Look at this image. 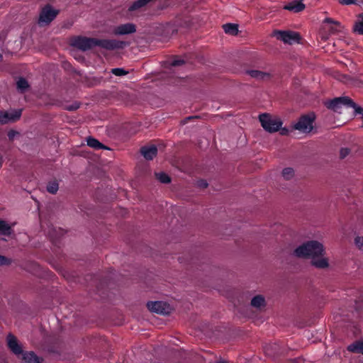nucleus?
<instances>
[{"label":"nucleus","instance_id":"1","mask_svg":"<svg viewBox=\"0 0 363 363\" xmlns=\"http://www.w3.org/2000/svg\"><path fill=\"white\" fill-rule=\"evenodd\" d=\"M324 249L321 243L316 240H311L303 243L296 247L293 255L298 258L311 257V264L318 269H325L328 267L326 258L320 257L323 255Z\"/></svg>","mask_w":363,"mask_h":363},{"label":"nucleus","instance_id":"2","mask_svg":"<svg viewBox=\"0 0 363 363\" xmlns=\"http://www.w3.org/2000/svg\"><path fill=\"white\" fill-rule=\"evenodd\" d=\"M72 45L82 51H86L95 46H99L108 50L121 49L125 46V43L114 39H96L84 36H77L73 38Z\"/></svg>","mask_w":363,"mask_h":363},{"label":"nucleus","instance_id":"3","mask_svg":"<svg viewBox=\"0 0 363 363\" xmlns=\"http://www.w3.org/2000/svg\"><path fill=\"white\" fill-rule=\"evenodd\" d=\"M7 345L11 351L18 358H21L23 363L43 362V359L37 356L34 352L23 351L16 337L11 333L7 336Z\"/></svg>","mask_w":363,"mask_h":363},{"label":"nucleus","instance_id":"4","mask_svg":"<svg viewBox=\"0 0 363 363\" xmlns=\"http://www.w3.org/2000/svg\"><path fill=\"white\" fill-rule=\"evenodd\" d=\"M259 119L262 128L269 133L278 131L283 123L279 118L267 113L260 114Z\"/></svg>","mask_w":363,"mask_h":363},{"label":"nucleus","instance_id":"5","mask_svg":"<svg viewBox=\"0 0 363 363\" xmlns=\"http://www.w3.org/2000/svg\"><path fill=\"white\" fill-rule=\"evenodd\" d=\"M325 106L328 108L335 112H340V109L342 106L352 108L354 111V113H356L357 108L359 106L348 96L334 98L333 99L326 102Z\"/></svg>","mask_w":363,"mask_h":363},{"label":"nucleus","instance_id":"6","mask_svg":"<svg viewBox=\"0 0 363 363\" xmlns=\"http://www.w3.org/2000/svg\"><path fill=\"white\" fill-rule=\"evenodd\" d=\"M274 35L278 40L283 41L286 44L293 45L299 43L301 35L298 33L291 30H276Z\"/></svg>","mask_w":363,"mask_h":363},{"label":"nucleus","instance_id":"7","mask_svg":"<svg viewBox=\"0 0 363 363\" xmlns=\"http://www.w3.org/2000/svg\"><path fill=\"white\" fill-rule=\"evenodd\" d=\"M315 118V115L313 113L301 116L298 122L294 125V129L304 133L311 132L313 129Z\"/></svg>","mask_w":363,"mask_h":363},{"label":"nucleus","instance_id":"8","mask_svg":"<svg viewBox=\"0 0 363 363\" xmlns=\"http://www.w3.org/2000/svg\"><path fill=\"white\" fill-rule=\"evenodd\" d=\"M58 10L53 9L49 4L45 6L39 16L38 23L40 26L50 24L57 16Z\"/></svg>","mask_w":363,"mask_h":363},{"label":"nucleus","instance_id":"9","mask_svg":"<svg viewBox=\"0 0 363 363\" xmlns=\"http://www.w3.org/2000/svg\"><path fill=\"white\" fill-rule=\"evenodd\" d=\"M149 311L158 314H168L170 312L169 305L163 301H149L147 303Z\"/></svg>","mask_w":363,"mask_h":363},{"label":"nucleus","instance_id":"10","mask_svg":"<svg viewBox=\"0 0 363 363\" xmlns=\"http://www.w3.org/2000/svg\"><path fill=\"white\" fill-rule=\"evenodd\" d=\"M21 109H16L12 110L10 112L5 111L0 113V123L6 124L9 122H15L21 118Z\"/></svg>","mask_w":363,"mask_h":363},{"label":"nucleus","instance_id":"11","mask_svg":"<svg viewBox=\"0 0 363 363\" xmlns=\"http://www.w3.org/2000/svg\"><path fill=\"white\" fill-rule=\"evenodd\" d=\"M136 31V26L132 23H127L116 26L113 29L116 35H123L134 33Z\"/></svg>","mask_w":363,"mask_h":363},{"label":"nucleus","instance_id":"12","mask_svg":"<svg viewBox=\"0 0 363 363\" xmlns=\"http://www.w3.org/2000/svg\"><path fill=\"white\" fill-rule=\"evenodd\" d=\"M140 153L147 160H152L157 154L155 145L143 146L140 148Z\"/></svg>","mask_w":363,"mask_h":363},{"label":"nucleus","instance_id":"13","mask_svg":"<svg viewBox=\"0 0 363 363\" xmlns=\"http://www.w3.org/2000/svg\"><path fill=\"white\" fill-rule=\"evenodd\" d=\"M305 7V4L301 1H293L286 4L284 9L294 13H298L302 11Z\"/></svg>","mask_w":363,"mask_h":363},{"label":"nucleus","instance_id":"14","mask_svg":"<svg viewBox=\"0 0 363 363\" xmlns=\"http://www.w3.org/2000/svg\"><path fill=\"white\" fill-rule=\"evenodd\" d=\"M352 31L354 33L363 35V12L357 15V20L353 25Z\"/></svg>","mask_w":363,"mask_h":363},{"label":"nucleus","instance_id":"15","mask_svg":"<svg viewBox=\"0 0 363 363\" xmlns=\"http://www.w3.org/2000/svg\"><path fill=\"white\" fill-rule=\"evenodd\" d=\"M247 73L252 78L261 80H267L270 78V74L267 72H264L259 70H247Z\"/></svg>","mask_w":363,"mask_h":363},{"label":"nucleus","instance_id":"16","mask_svg":"<svg viewBox=\"0 0 363 363\" xmlns=\"http://www.w3.org/2000/svg\"><path fill=\"white\" fill-rule=\"evenodd\" d=\"M86 143L88 146L94 150L108 149L107 147L93 137H88L86 138Z\"/></svg>","mask_w":363,"mask_h":363},{"label":"nucleus","instance_id":"17","mask_svg":"<svg viewBox=\"0 0 363 363\" xmlns=\"http://www.w3.org/2000/svg\"><path fill=\"white\" fill-rule=\"evenodd\" d=\"M16 87L19 92L25 93L29 89L30 85L24 77H19L16 82Z\"/></svg>","mask_w":363,"mask_h":363},{"label":"nucleus","instance_id":"18","mask_svg":"<svg viewBox=\"0 0 363 363\" xmlns=\"http://www.w3.org/2000/svg\"><path fill=\"white\" fill-rule=\"evenodd\" d=\"M348 351L363 354V340L355 342L347 347Z\"/></svg>","mask_w":363,"mask_h":363},{"label":"nucleus","instance_id":"19","mask_svg":"<svg viewBox=\"0 0 363 363\" xmlns=\"http://www.w3.org/2000/svg\"><path fill=\"white\" fill-rule=\"evenodd\" d=\"M223 30L225 33L236 35L238 33V26L233 23H226L223 26Z\"/></svg>","mask_w":363,"mask_h":363},{"label":"nucleus","instance_id":"20","mask_svg":"<svg viewBox=\"0 0 363 363\" xmlns=\"http://www.w3.org/2000/svg\"><path fill=\"white\" fill-rule=\"evenodd\" d=\"M265 300L261 295L255 296L251 301V305L255 308H259L264 305Z\"/></svg>","mask_w":363,"mask_h":363},{"label":"nucleus","instance_id":"21","mask_svg":"<svg viewBox=\"0 0 363 363\" xmlns=\"http://www.w3.org/2000/svg\"><path fill=\"white\" fill-rule=\"evenodd\" d=\"M11 233V229L9 224L6 221L0 220V234L3 235H9Z\"/></svg>","mask_w":363,"mask_h":363},{"label":"nucleus","instance_id":"22","mask_svg":"<svg viewBox=\"0 0 363 363\" xmlns=\"http://www.w3.org/2000/svg\"><path fill=\"white\" fill-rule=\"evenodd\" d=\"M156 177L162 184H169L171 182L169 176L164 172L156 173Z\"/></svg>","mask_w":363,"mask_h":363},{"label":"nucleus","instance_id":"23","mask_svg":"<svg viewBox=\"0 0 363 363\" xmlns=\"http://www.w3.org/2000/svg\"><path fill=\"white\" fill-rule=\"evenodd\" d=\"M58 189L59 184L56 181L50 182L47 185V191L52 194H56Z\"/></svg>","mask_w":363,"mask_h":363},{"label":"nucleus","instance_id":"24","mask_svg":"<svg viewBox=\"0 0 363 363\" xmlns=\"http://www.w3.org/2000/svg\"><path fill=\"white\" fill-rule=\"evenodd\" d=\"M294 171L291 167L284 168L282 170V176L286 180H289L294 177Z\"/></svg>","mask_w":363,"mask_h":363},{"label":"nucleus","instance_id":"25","mask_svg":"<svg viewBox=\"0 0 363 363\" xmlns=\"http://www.w3.org/2000/svg\"><path fill=\"white\" fill-rule=\"evenodd\" d=\"M111 73L116 76L121 77L128 74V72L123 68H113L111 69Z\"/></svg>","mask_w":363,"mask_h":363},{"label":"nucleus","instance_id":"26","mask_svg":"<svg viewBox=\"0 0 363 363\" xmlns=\"http://www.w3.org/2000/svg\"><path fill=\"white\" fill-rule=\"evenodd\" d=\"M354 243L359 250H363V237L357 236L354 239Z\"/></svg>","mask_w":363,"mask_h":363},{"label":"nucleus","instance_id":"27","mask_svg":"<svg viewBox=\"0 0 363 363\" xmlns=\"http://www.w3.org/2000/svg\"><path fill=\"white\" fill-rule=\"evenodd\" d=\"M184 64V60L182 59L177 58L171 61L170 65L172 67L180 66Z\"/></svg>","mask_w":363,"mask_h":363},{"label":"nucleus","instance_id":"28","mask_svg":"<svg viewBox=\"0 0 363 363\" xmlns=\"http://www.w3.org/2000/svg\"><path fill=\"white\" fill-rule=\"evenodd\" d=\"M350 152V149L348 148H342L340 151V157L341 159L345 158Z\"/></svg>","mask_w":363,"mask_h":363},{"label":"nucleus","instance_id":"29","mask_svg":"<svg viewBox=\"0 0 363 363\" xmlns=\"http://www.w3.org/2000/svg\"><path fill=\"white\" fill-rule=\"evenodd\" d=\"M10 263L11 262L7 257L0 255V265H9Z\"/></svg>","mask_w":363,"mask_h":363},{"label":"nucleus","instance_id":"30","mask_svg":"<svg viewBox=\"0 0 363 363\" xmlns=\"http://www.w3.org/2000/svg\"><path fill=\"white\" fill-rule=\"evenodd\" d=\"M197 184L199 187L203 188V189H205L208 186V183L204 179H201V180L198 181Z\"/></svg>","mask_w":363,"mask_h":363},{"label":"nucleus","instance_id":"31","mask_svg":"<svg viewBox=\"0 0 363 363\" xmlns=\"http://www.w3.org/2000/svg\"><path fill=\"white\" fill-rule=\"evenodd\" d=\"M354 2L352 0H339V3L342 5H351Z\"/></svg>","mask_w":363,"mask_h":363},{"label":"nucleus","instance_id":"32","mask_svg":"<svg viewBox=\"0 0 363 363\" xmlns=\"http://www.w3.org/2000/svg\"><path fill=\"white\" fill-rule=\"evenodd\" d=\"M324 21L326 22V23H333V24H335V25H340L339 22H337L336 21H334L333 19H332L330 18H326Z\"/></svg>","mask_w":363,"mask_h":363},{"label":"nucleus","instance_id":"33","mask_svg":"<svg viewBox=\"0 0 363 363\" xmlns=\"http://www.w3.org/2000/svg\"><path fill=\"white\" fill-rule=\"evenodd\" d=\"M358 114L361 115L362 118L363 119V108H362L360 106H358V108H357L355 115H358Z\"/></svg>","mask_w":363,"mask_h":363},{"label":"nucleus","instance_id":"34","mask_svg":"<svg viewBox=\"0 0 363 363\" xmlns=\"http://www.w3.org/2000/svg\"><path fill=\"white\" fill-rule=\"evenodd\" d=\"M65 230L62 228H59L58 230H57V238H56V240H58L60 239V238L61 236H62L64 234H65Z\"/></svg>","mask_w":363,"mask_h":363},{"label":"nucleus","instance_id":"35","mask_svg":"<svg viewBox=\"0 0 363 363\" xmlns=\"http://www.w3.org/2000/svg\"><path fill=\"white\" fill-rule=\"evenodd\" d=\"M16 134V132L13 131V130H10L9 133H8V137L10 140H12L13 138L14 137Z\"/></svg>","mask_w":363,"mask_h":363},{"label":"nucleus","instance_id":"36","mask_svg":"<svg viewBox=\"0 0 363 363\" xmlns=\"http://www.w3.org/2000/svg\"><path fill=\"white\" fill-rule=\"evenodd\" d=\"M353 1H354V3H352V4H354V5H361V4H363V0H352Z\"/></svg>","mask_w":363,"mask_h":363},{"label":"nucleus","instance_id":"37","mask_svg":"<svg viewBox=\"0 0 363 363\" xmlns=\"http://www.w3.org/2000/svg\"><path fill=\"white\" fill-rule=\"evenodd\" d=\"M79 108V106H70L69 107L67 108V109L69 111H74V110H77V108Z\"/></svg>","mask_w":363,"mask_h":363},{"label":"nucleus","instance_id":"38","mask_svg":"<svg viewBox=\"0 0 363 363\" xmlns=\"http://www.w3.org/2000/svg\"><path fill=\"white\" fill-rule=\"evenodd\" d=\"M1 165H2V155L0 153V168L1 167Z\"/></svg>","mask_w":363,"mask_h":363},{"label":"nucleus","instance_id":"39","mask_svg":"<svg viewBox=\"0 0 363 363\" xmlns=\"http://www.w3.org/2000/svg\"><path fill=\"white\" fill-rule=\"evenodd\" d=\"M286 132H287V130H286V129H282V130H281V133L282 135H284V134H286Z\"/></svg>","mask_w":363,"mask_h":363},{"label":"nucleus","instance_id":"40","mask_svg":"<svg viewBox=\"0 0 363 363\" xmlns=\"http://www.w3.org/2000/svg\"><path fill=\"white\" fill-rule=\"evenodd\" d=\"M194 118H197V116L188 117V118H186V120L187 121V120H190V119Z\"/></svg>","mask_w":363,"mask_h":363},{"label":"nucleus","instance_id":"41","mask_svg":"<svg viewBox=\"0 0 363 363\" xmlns=\"http://www.w3.org/2000/svg\"><path fill=\"white\" fill-rule=\"evenodd\" d=\"M218 363H228L227 362H225V361H220L218 362Z\"/></svg>","mask_w":363,"mask_h":363},{"label":"nucleus","instance_id":"42","mask_svg":"<svg viewBox=\"0 0 363 363\" xmlns=\"http://www.w3.org/2000/svg\"><path fill=\"white\" fill-rule=\"evenodd\" d=\"M2 57H3V56H2V55L0 53V61L2 60Z\"/></svg>","mask_w":363,"mask_h":363}]
</instances>
